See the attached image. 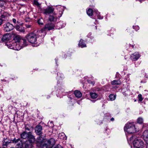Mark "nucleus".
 I'll use <instances>...</instances> for the list:
<instances>
[{
	"mask_svg": "<svg viewBox=\"0 0 148 148\" xmlns=\"http://www.w3.org/2000/svg\"><path fill=\"white\" fill-rule=\"evenodd\" d=\"M95 13H96V15L97 16L98 18L101 19L103 18V17L99 15L100 13L98 11L95 10Z\"/></svg>",
	"mask_w": 148,
	"mask_h": 148,
	"instance_id": "26",
	"label": "nucleus"
},
{
	"mask_svg": "<svg viewBox=\"0 0 148 148\" xmlns=\"http://www.w3.org/2000/svg\"><path fill=\"white\" fill-rule=\"evenodd\" d=\"M27 45V42L25 39H20L16 42H13V46L11 47L10 46L9 47L16 50H19Z\"/></svg>",
	"mask_w": 148,
	"mask_h": 148,
	"instance_id": "1",
	"label": "nucleus"
},
{
	"mask_svg": "<svg viewBox=\"0 0 148 148\" xmlns=\"http://www.w3.org/2000/svg\"><path fill=\"white\" fill-rule=\"evenodd\" d=\"M111 84L112 85H119L121 84V82L119 80H115L111 82Z\"/></svg>",
	"mask_w": 148,
	"mask_h": 148,
	"instance_id": "20",
	"label": "nucleus"
},
{
	"mask_svg": "<svg viewBox=\"0 0 148 148\" xmlns=\"http://www.w3.org/2000/svg\"><path fill=\"white\" fill-rule=\"evenodd\" d=\"M133 145L135 148H143L144 147V142L140 138L135 139L133 142Z\"/></svg>",
	"mask_w": 148,
	"mask_h": 148,
	"instance_id": "4",
	"label": "nucleus"
},
{
	"mask_svg": "<svg viewBox=\"0 0 148 148\" xmlns=\"http://www.w3.org/2000/svg\"><path fill=\"white\" fill-rule=\"evenodd\" d=\"M10 35L9 34H6L3 36L1 40L3 41H5L10 40Z\"/></svg>",
	"mask_w": 148,
	"mask_h": 148,
	"instance_id": "15",
	"label": "nucleus"
},
{
	"mask_svg": "<svg viewBox=\"0 0 148 148\" xmlns=\"http://www.w3.org/2000/svg\"><path fill=\"white\" fill-rule=\"evenodd\" d=\"M55 148H63L60 145H58L56 146Z\"/></svg>",
	"mask_w": 148,
	"mask_h": 148,
	"instance_id": "42",
	"label": "nucleus"
},
{
	"mask_svg": "<svg viewBox=\"0 0 148 148\" xmlns=\"http://www.w3.org/2000/svg\"><path fill=\"white\" fill-rule=\"evenodd\" d=\"M42 127L40 125H37L35 128V132L37 134L39 135H41L42 134Z\"/></svg>",
	"mask_w": 148,
	"mask_h": 148,
	"instance_id": "12",
	"label": "nucleus"
},
{
	"mask_svg": "<svg viewBox=\"0 0 148 148\" xmlns=\"http://www.w3.org/2000/svg\"><path fill=\"white\" fill-rule=\"evenodd\" d=\"M12 143L16 144L17 148H21L23 146L22 142L20 139H16L15 138L12 140Z\"/></svg>",
	"mask_w": 148,
	"mask_h": 148,
	"instance_id": "9",
	"label": "nucleus"
},
{
	"mask_svg": "<svg viewBox=\"0 0 148 148\" xmlns=\"http://www.w3.org/2000/svg\"><path fill=\"white\" fill-rule=\"evenodd\" d=\"M78 45L79 47L81 48H83L86 47V44L83 42V40L81 39Z\"/></svg>",
	"mask_w": 148,
	"mask_h": 148,
	"instance_id": "19",
	"label": "nucleus"
},
{
	"mask_svg": "<svg viewBox=\"0 0 148 148\" xmlns=\"http://www.w3.org/2000/svg\"><path fill=\"white\" fill-rule=\"evenodd\" d=\"M140 56V54L138 52H135L131 55V58L132 60L135 61L138 60Z\"/></svg>",
	"mask_w": 148,
	"mask_h": 148,
	"instance_id": "11",
	"label": "nucleus"
},
{
	"mask_svg": "<svg viewBox=\"0 0 148 148\" xmlns=\"http://www.w3.org/2000/svg\"><path fill=\"white\" fill-rule=\"evenodd\" d=\"M116 95L113 94H110L109 95V98L110 100L111 101H113L116 99Z\"/></svg>",
	"mask_w": 148,
	"mask_h": 148,
	"instance_id": "29",
	"label": "nucleus"
},
{
	"mask_svg": "<svg viewBox=\"0 0 148 148\" xmlns=\"http://www.w3.org/2000/svg\"><path fill=\"white\" fill-rule=\"evenodd\" d=\"M91 34H92L91 33H90L87 35V36L88 37L90 38L91 39H92L93 38V37L92 36H91Z\"/></svg>",
	"mask_w": 148,
	"mask_h": 148,
	"instance_id": "39",
	"label": "nucleus"
},
{
	"mask_svg": "<svg viewBox=\"0 0 148 148\" xmlns=\"http://www.w3.org/2000/svg\"><path fill=\"white\" fill-rule=\"evenodd\" d=\"M51 123H53V122H52V121H51Z\"/></svg>",
	"mask_w": 148,
	"mask_h": 148,
	"instance_id": "53",
	"label": "nucleus"
},
{
	"mask_svg": "<svg viewBox=\"0 0 148 148\" xmlns=\"http://www.w3.org/2000/svg\"><path fill=\"white\" fill-rule=\"evenodd\" d=\"M44 139L41 136H39L37 138L36 141L37 143L41 144L44 142Z\"/></svg>",
	"mask_w": 148,
	"mask_h": 148,
	"instance_id": "16",
	"label": "nucleus"
},
{
	"mask_svg": "<svg viewBox=\"0 0 148 148\" xmlns=\"http://www.w3.org/2000/svg\"><path fill=\"white\" fill-rule=\"evenodd\" d=\"M62 23L61 22H59L57 23V26L58 27H57L58 29H59L60 28H62Z\"/></svg>",
	"mask_w": 148,
	"mask_h": 148,
	"instance_id": "33",
	"label": "nucleus"
},
{
	"mask_svg": "<svg viewBox=\"0 0 148 148\" xmlns=\"http://www.w3.org/2000/svg\"><path fill=\"white\" fill-rule=\"evenodd\" d=\"M34 142H31L29 140L26 141L25 143V148H32V143Z\"/></svg>",
	"mask_w": 148,
	"mask_h": 148,
	"instance_id": "14",
	"label": "nucleus"
},
{
	"mask_svg": "<svg viewBox=\"0 0 148 148\" xmlns=\"http://www.w3.org/2000/svg\"><path fill=\"white\" fill-rule=\"evenodd\" d=\"M55 27V25L53 23H47L45 25L44 27L42 29V31L40 32L42 33L43 35H45L46 30L50 31L54 29Z\"/></svg>",
	"mask_w": 148,
	"mask_h": 148,
	"instance_id": "5",
	"label": "nucleus"
},
{
	"mask_svg": "<svg viewBox=\"0 0 148 148\" xmlns=\"http://www.w3.org/2000/svg\"><path fill=\"white\" fill-rule=\"evenodd\" d=\"M143 122V119L142 117H139L137 119V122L139 124H141Z\"/></svg>",
	"mask_w": 148,
	"mask_h": 148,
	"instance_id": "31",
	"label": "nucleus"
},
{
	"mask_svg": "<svg viewBox=\"0 0 148 148\" xmlns=\"http://www.w3.org/2000/svg\"><path fill=\"white\" fill-rule=\"evenodd\" d=\"M90 94L91 98L92 99H95L98 97L97 94L95 93L91 92H90Z\"/></svg>",
	"mask_w": 148,
	"mask_h": 148,
	"instance_id": "23",
	"label": "nucleus"
},
{
	"mask_svg": "<svg viewBox=\"0 0 148 148\" xmlns=\"http://www.w3.org/2000/svg\"><path fill=\"white\" fill-rule=\"evenodd\" d=\"M124 130L126 134H132L136 132L135 126L132 123H130L126 124Z\"/></svg>",
	"mask_w": 148,
	"mask_h": 148,
	"instance_id": "2",
	"label": "nucleus"
},
{
	"mask_svg": "<svg viewBox=\"0 0 148 148\" xmlns=\"http://www.w3.org/2000/svg\"><path fill=\"white\" fill-rule=\"evenodd\" d=\"M5 3V2L3 0H0V7L3 6Z\"/></svg>",
	"mask_w": 148,
	"mask_h": 148,
	"instance_id": "36",
	"label": "nucleus"
},
{
	"mask_svg": "<svg viewBox=\"0 0 148 148\" xmlns=\"http://www.w3.org/2000/svg\"><path fill=\"white\" fill-rule=\"evenodd\" d=\"M25 27L27 28H30L31 26V25L30 24H25Z\"/></svg>",
	"mask_w": 148,
	"mask_h": 148,
	"instance_id": "40",
	"label": "nucleus"
},
{
	"mask_svg": "<svg viewBox=\"0 0 148 148\" xmlns=\"http://www.w3.org/2000/svg\"><path fill=\"white\" fill-rule=\"evenodd\" d=\"M3 22L2 20L0 18V26L2 24Z\"/></svg>",
	"mask_w": 148,
	"mask_h": 148,
	"instance_id": "43",
	"label": "nucleus"
},
{
	"mask_svg": "<svg viewBox=\"0 0 148 148\" xmlns=\"http://www.w3.org/2000/svg\"><path fill=\"white\" fill-rule=\"evenodd\" d=\"M138 98L139 101H141L143 100V98L142 97V95L140 94L138 95Z\"/></svg>",
	"mask_w": 148,
	"mask_h": 148,
	"instance_id": "35",
	"label": "nucleus"
},
{
	"mask_svg": "<svg viewBox=\"0 0 148 148\" xmlns=\"http://www.w3.org/2000/svg\"><path fill=\"white\" fill-rule=\"evenodd\" d=\"M18 31H19L21 32H24L25 31L24 28L22 27H20Z\"/></svg>",
	"mask_w": 148,
	"mask_h": 148,
	"instance_id": "37",
	"label": "nucleus"
},
{
	"mask_svg": "<svg viewBox=\"0 0 148 148\" xmlns=\"http://www.w3.org/2000/svg\"><path fill=\"white\" fill-rule=\"evenodd\" d=\"M10 143L11 142L9 140H8L7 139H5L4 140L3 145L4 146H5L7 147L10 144Z\"/></svg>",
	"mask_w": 148,
	"mask_h": 148,
	"instance_id": "25",
	"label": "nucleus"
},
{
	"mask_svg": "<svg viewBox=\"0 0 148 148\" xmlns=\"http://www.w3.org/2000/svg\"><path fill=\"white\" fill-rule=\"evenodd\" d=\"M93 102H95V101H93Z\"/></svg>",
	"mask_w": 148,
	"mask_h": 148,
	"instance_id": "52",
	"label": "nucleus"
},
{
	"mask_svg": "<svg viewBox=\"0 0 148 148\" xmlns=\"http://www.w3.org/2000/svg\"><path fill=\"white\" fill-rule=\"evenodd\" d=\"M143 136L144 141L148 144V130H146L143 132Z\"/></svg>",
	"mask_w": 148,
	"mask_h": 148,
	"instance_id": "13",
	"label": "nucleus"
},
{
	"mask_svg": "<svg viewBox=\"0 0 148 148\" xmlns=\"http://www.w3.org/2000/svg\"><path fill=\"white\" fill-rule=\"evenodd\" d=\"M54 9L53 7L48 6L44 10V13L46 14H48L52 13Z\"/></svg>",
	"mask_w": 148,
	"mask_h": 148,
	"instance_id": "10",
	"label": "nucleus"
},
{
	"mask_svg": "<svg viewBox=\"0 0 148 148\" xmlns=\"http://www.w3.org/2000/svg\"><path fill=\"white\" fill-rule=\"evenodd\" d=\"M91 84H92V85H93L94 84V83H93L92 82H91Z\"/></svg>",
	"mask_w": 148,
	"mask_h": 148,
	"instance_id": "50",
	"label": "nucleus"
},
{
	"mask_svg": "<svg viewBox=\"0 0 148 148\" xmlns=\"http://www.w3.org/2000/svg\"><path fill=\"white\" fill-rule=\"evenodd\" d=\"M87 13L89 16H92L93 13V11L90 8L87 11Z\"/></svg>",
	"mask_w": 148,
	"mask_h": 148,
	"instance_id": "28",
	"label": "nucleus"
},
{
	"mask_svg": "<svg viewBox=\"0 0 148 148\" xmlns=\"http://www.w3.org/2000/svg\"><path fill=\"white\" fill-rule=\"evenodd\" d=\"M25 129L28 131H32L33 130V127L32 126L29 125H26L25 127Z\"/></svg>",
	"mask_w": 148,
	"mask_h": 148,
	"instance_id": "21",
	"label": "nucleus"
},
{
	"mask_svg": "<svg viewBox=\"0 0 148 148\" xmlns=\"http://www.w3.org/2000/svg\"><path fill=\"white\" fill-rule=\"evenodd\" d=\"M34 4L36 5L39 8L40 7V4L36 0H34Z\"/></svg>",
	"mask_w": 148,
	"mask_h": 148,
	"instance_id": "34",
	"label": "nucleus"
},
{
	"mask_svg": "<svg viewBox=\"0 0 148 148\" xmlns=\"http://www.w3.org/2000/svg\"><path fill=\"white\" fill-rule=\"evenodd\" d=\"M56 140L53 138H51L49 140H46L45 144L43 145V148H50L51 145L53 146L55 143Z\"/></svg>",
	"mask_w": 148,
	"mask_h": 148,
	"instance_id": "7",
	"label": "nucleus"
},
{
	"mask_svg": "<svg viewBox=\"0 0 148 148\" xmlns=\"http://www.w3.org/2000/svg\"><path fill=\"white\" fill-rule=\"evenodd\" d=\"M5 45H6L7 47L10 49H12V48H11L10 47V46L11 47V46H13V42L12 44L10 42H7L5 43Z\"/></svg>",
	"mask_w": 148,
	"mask_h": 148,
	"instance_id": "30",
	"label": "nucleus"
},
{
	"mask_svg": "<svg viewBox=\"0 0 148 148\" xmlns=\"http://www.w3.org/2000/svg\"><path fill=\"white\" fill-rule=\"evenodd\" d=\"M110 120L111 121H113L114 120V119L113 118H111Z\"/></svg>",
	"mask_w": 148,
	"mask_h": 148,
	"instance_id": "46",
	"label": "nucleus"
},
{
	"mask_svg": "<svg viewBox=\"0 0 148 148\" xmlns=\"http://www.w3.org/2000/svg\"><path fill=\"white\" fill-rule=\"evenodd\" d=\"M58 137L61 139H62L65 140L67 138L65 136V134L63 132L59 134L58 135Z\"/></svg>",
	"mask_w": 148,
	"mask_h": 148,
	"instance_id": "22",
	"label": "nucleus"
},
{
	"mask_svg": "<svg viewBox=\"0 0 148 148\" xmlns=\"http://www.w3.org/2000/svg\"><path fill=\"white\" fill-rule=\"evenodd\" d=\"M12 21H13V22H14V23H15L16 22V20L15 18H13L12 19Z\"/></svg>",
	"mask_w": 148,
	"mask_h": 148,
	"instance_id": "44",
	"label": "nucleus"
},
{
	"mask_svg": "<svg viewBox=\"0 0 148 148\" xmlns=\"http://www.w3.org/2000/svg\"><path fill=\"white\" fill-rule=\"evenodd\" d=\"M1 18H4V15H1Z\"/></svg>",
	"mask_w": 148,
	"mask_h": 148,
	"instance_id": "48",
	"label": "nucleus"
},
{
	"mask_svg": "<svg viewBox=\"0 0 148 148\" xmlns=\"http://www.w3.org/2000/svg\"><path fill=\"white\" fill-rule=\"evenodd\" d=\"M26 37L28 41L32 43H35L37 40L36 34L34 33L29 34Z\"/></svg>",
	"mask_w": 148,
	"mask_h": 148,
	"instance_id": "6",
	"label": "nucleus"
},
{
	"mask_svg": "<svg viewBox=\"0 0 148 148\" xmlns=\"http://www.w3.org/2000/svg\"><path fill=\"white\" fill-rule=\"evenodd\" d=\"M74 93L76 97L78 98L81 97L82 96L81 93L78 90H75Z\"/></svg>",
	"mask_w": 148,
	"mask_h": 148,
	"instance_id": "18",
	"label": "nucleus"
},
{
	"mask_svg": "<svg viewBox=\"0 0 148 148\" xmlns=\"http://www.w3.org/2000/svg\"><path fill=\"white\" fill-rule=\"evenodd\" d=\"M57 19L58 18L56 16L50 15L49 16V19L50 21L56 22L57 21Z\"/></svg>",
	"mask_w": 148,
	"mask_h": 148,
	"instance_id": "17",
	"label": "nucleus"
},
{
	"mask_svg": "<svg viewBox=\"0 0 148 148\" xmlns=\"http://www.w3.org/2000/svg\"><path fill=\"white\" fill-rule=\"evenodd\" d=\"M133 28L136 31H137L139 29V27L138 26H133Z\"/></svg>",
	"mask_w": 148,
	"mask_h": 148,
	"instance_id": "38",
	"label": "nucleus"
},
{
	"mask_svg": "<svg viewBox=\"0 0 148 148\" xmlns=\"http://www.w3.org/2000/svg\"><path fill=\"white\" fill-rule=\"evenodd\" d=\"M4 30L5 32H10L14 28V25L10 23H7L3 25Z\"/></svg>",
	"mask_w": 148,
	"mask_h": 148,
	"instance_id": "8",
	"label": "nucleus"
},
{
	"mask_svg": "<svg viewBox=\"0 0 148 148\" xmlns=\"http://www.w3.org/2000/svg\"><path fill=\"white\" fill-rule=\"evenodd\" d=\"M21 136L23 139L27 138L31 142H34L35 140L34 136L32 135V133L31 132L27 133L24 132L21 134Z\"/></svg>",
	"mask_w": 148,
	"mask_h": 148,
	"instance_id": "3",
	"label": "nucleus"
},
{
	"mask_svg": "<svg viewBox=\"0 0 148 148\" xmlns=\"http://www.w3.org/2000/svg\"><path fill=\"white\" fill-rule=\"evenodd\" d=\"M59 82V81H58V86H60L61 85V84H60V82Z\"/></svg>",
	"mask_w": 148,
	"mask_h": 148,
	"instance_id": "45",
	"label": "nucleus"
},
{
	"mask_svg": "<svg viewBox=\"0 0 148 148\" xmlns=\"http://www.w3.org/2000/svg\"><path fill=\"white\" fill-rule=\"evenodd\" d=\"M55 60H56V59H55ZM56 64H57V62H56Z\"/></svg>",
	"mask_w": 148,
	"mask_h": 148,
	"instance_id": "51",
	"label": "nucleus"
},
{
	"mask_svg": "<svg viewBox=\"0 0 148 148\" xmlns=\"http://www.w3.org/2000/svg\"><path fill=\"white\" fill-rule=\"evenodd\" d=\"M64 77L63 74L59 73L57 74V79L58 80H62Z\"/></svg>",
	"mask_w": 148,
	"mask_h": 148,
	"instance_id": "24",
	"label": "nucleus"
},
{
	"mask_svg": "<svg viewBox=\"0 0 148 148\" xmlns=\"http://www.w3.org/2000/svg\"><path fill=\"white\" fill-rule=\"evenodd\" d=\"M123 95H125V96H126L127 95V94H126L125 93V94H123Z\"/></svg>",
	"mask_w": 148,
	"mask_h": 148,
	"instance_id": "49",
	"label": "nucleus"
},
{
	"mask_svg": "<svg viewBox=\"0 0 148 148\" xmlns=\"http://www.w3.org/2000/svg\"><path fill=\"white\" fill-rule=\"evenodd\" d=\"M130 47H132V48H133L134 47V46H133V45H132L130 44Z\"/></svg>",
	"mask_w": 148,
	"mask_h": 148,
	"instance_id": "47",
	"label": "nucleus"
},
{
	"mask_svg": "<svg viewBox=\"0 0 148 148\" xmlns=\"http://www.w3.org/2000/svg\"><path fill=\"white\" fill-rule=\"evenodd\" d=\"M43 20L42 18L39 19L37 21L38 24L39 25H43Z\"/></svg>",
	"mask_w": 148,
	"mask_h": 148,
	"instance_id": "32",
	"label": "nucleus"
},
{
	"mask_svg": "<svg viewBox=\"0 0 148 148\" xmlns=\"http://www.w3.org/2000/svg\"><path fill=\"white\" fill-rule=\"evenodd\" d=\"M42 31V29L41 30L38 31L37 32V34H36L37 37L38 36H40L42 37L43 38L45 36V35H43L42 34L43 33H41L40 32Z\"/></svg>",
	"mask_w": 148,
	"mask_h": 148,
	"instance_id": "27",
	"label": "nucleus"
},
{
	"mask_svg": "<svg viewBox=\"0 0 148 148\" xmlns=\"http://www.w3.org/2000/svg\"><path fill=\"white\" fill-rule=\"evenodd\" d=\"M21 27L19 25L16 24V28L17 30H18Z\"/></svg>",
	"mask_w": 148,
	"mask_h": 148,
	"instance_id": "41",
	"label": "nucleus"
}]
</instances>
